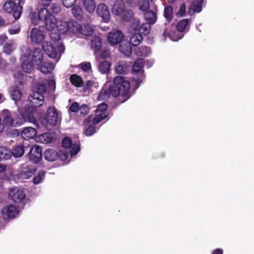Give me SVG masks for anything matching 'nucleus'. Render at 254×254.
Returning a JSON list of instances; mask_svg holds the SVG:
<instances>
[{
  "label": "nucleus",
  "instance_id": "28",
  "mask_svg": "<svg viewBox=\"0 0 254 254\" xmlns=\"http://www.w3.org/2000/svg\"><path fill=\"white\" fill-rule=\"evenodd\" d=\"M0 172H5L6 178L8 179L15 180V175L13 174L11 167H7L5 164H0Z\"/></svg>",
  "mask_w": 254,
  "mask_h": 254
},
{
  "label": "nucleus",
  "instance_id": "58",
  "mask_svg": "<svg viewBox=\"0 0 254 254\" xmlns=\"http://www.w3.org/2000/svg\"><path fill=\"white\" fill-rule=\"evenodd\" d=\"M7 39V37L5 35H0V45L3 44V42H4Z\"/></svg>",
  "mask_w": 254,
  "mask_h": 254
},
{
  "label": "nucleus",
  "instance_id": "20",
  "mask_svg": "<svg viewBox=\"0 0 254 254\" xmlns=\"http://www.w3.org/2000/svg\"><path fill=\"white\" fill-rule=\"evenodd\" d=\"M30 159L35 163H38L42 158V150L40 146L33 145L29 153Z\"/></svg>",
  "mask_w": 254,
  "mask_h": 254
},
{
  "label": "nucleus",
  "instance_id": "39",
  "mask_svg": "<svg viewBox=\"0 0 254 254\" xmlns=\"http://www.w3.org/2000/svg\"><path fill=\"white\" fill-rule=\"evenodd\" d=\"M15 48V44L14 42H7L3 47V51L6 54H11Z\"/></svg>",
  "mask_w": 254,
  "mask_h": 254
},
{
  "label": "nucleus",
  "instance_id": "10",
  "mask_svg": "<svg viewBox=\"0 0 254 254\" xmlns=\"http://www.w3.org/2000/svg\"><path fill=\"white\" fill-rule=\"evenodd\" d=\"M45 91L46 85L45 82L37 84L34 88L33 93L29 97L30 102L35 106H41L44 99L43 94Z\"/></svg>",
  "mask_w": 254,
  "mask_h": 254
},
{
  "label": "nucleus",
  "instance_id": "23",
  "mask_svg": "<svg viewBox=\"0 0 254 254\" xmlns=\"http://www.w3.org/2000/svg\"><path fill=\"white\" fill-rule=\"evenodd\" d=\"M37 133V131L34 128L27 127L22 130L21 136L25 139H30L33 138Z\"/></svg>",
  "mask_w": 254,
  "mask_h": 254
},
{
  "label": "nucleus",
  "instance_id": "63",
  "mask_svg": "<svg viewBox=\"0 0 254 254\" xmlns=\"http://www.w3.org/2000/svg\"><path fill=\"white\" fill-rule=\"evenodd\" d=\"M87 85L88 86L92 85V82L91 81H88L87 82Z\"/></svg>",
  "mask_w": 254,
  "mask_h": 254
},
{
  "label": "nucleus",
  "instance_id": "59",
  "mask_svg": "<svg viewBox=\"0 0 254 254\" xmlns=\"http://www.w3.org/2000/svg\"><path fill=\"white\" fill-rule=\"evenodd\" d=\"M23 73H21V72H19V73L14 72V77L15 78H22V77H23Z\"/></svg>",
  "mask_w": 254,
  "mask_h": 254
},
{
  "label": "nucleus",
  "instance_id": "64",
  "mask_svg": "<svg viewBox=\"0 0 254 254\" xmlns=\"http://www.w3.org/2000/svg\"><path fill=\"white\" fill-rule=\"evenodd\" d=\"M3 99L1 94L0 93V103L3 101Z\"/></svg>",
  "mask_w": 254,
  "mask_h": 254
},
{
  "label": "nucleus",
  "instance_id": "8",
  "mask_svg": "<svg viewBox=\"0 0 254 254\" xmlns=\"http://www.w3.org/2000/svg\"><path fill=\"white\" fill-rule=\"evenodd\" d=\"M144 60L142 59L137 60L132 66V72L133 74L132 77L131 84L134 85L135 88L139 87L140 84L142 82L144 78L143 66Z\"/></svg>",
  "mask_w": 254,
  "mask_h": 254
},
{
  "label": "nucleus",
  "instance_id": "52",
  "mask_svg": "<svg viewBox=\"0 0 254 254\" xmlns=\"http://www.w3.org/2000/svg\"><path fill=\"white\" fill-rule=\"evenodd\" d=\"M79 110L80 111V113L81 115H86L89 112V108L86 105H82Z\"/></svg>",
  "mask_w": 254,
  "mask_h": 254
},
{
  "label": "nucleus",
  "instance_id": "56",
  "mask_svg": "<svg viewBox=\"0 0 254 254\" xmlns=\"http://www.w3.org/2000/svg\"><path fill=\"white\" fill-rule=\"evenodd\" d=\"M186 13V6L184 4L181 5L179 11L177 13L178 16H183Z\"/></svg>",
  "mask_w": 254,
  "mask_h": 254
},
{
  "label": "nucleus",
  "instance_id": "5",
  "mask_svg": "<svg viewBox=\"0 0 254 254\" xmlns=\"http://www.w3.org/2000/svg\"><path fill=\"white\" fill-rule=\"evenodd\" d=\"M130 83L127 80L118 76L114 78L113 83L109 86V90L112 96L116 97L121 95L126 98V101L130 96Z\"/></svg>",
  "mask_w": 254,
  "mask_h": 254
},
{
  "label": "nucleus",
  "instance_id": "24",
  "mask_svg": "<svg viewBox=\"0 0 254 254\" xmlns=\"http://www.w3.org/2000/svg\"><path fill=\"white\" fill-rule=\"evenodd\" d=\"M82 3L85 10L89 13H93L97 8L95 0H82Z\"/></svg>",
  "mask_w": 254,
  "mask_h": 254
},
{
  "label": "nucleus",
  "instance_id": "21",
  "mask_svg": "<svg viewBox=\"0 0 254 254\" xmlns=\"http://www.w3.org/2000/svg\"><path fill=\"white\" fill-rule=\"evenodd\" d=\"M45 34L43 31L37 28H33L30 33V38L33 43L38 44L45 39Z\"/></svg>",
  "mask_w": 254,
  "mask_h": 254
},
{
  "label": "nucleus",
  "instance_id": "4",
  "mask_svg": "<svg viewBox=\"0 0 254 254\" xmlns=\"http://www.w3.org/2000/svg\"><path fill=\"white\" fill-rule=\"evenodd\" d=\"M150 29L148 24H141L139 19H133L131 23L130 30L134 33L130 37V44L134 46L138 45L142 40V35L148 34Z\"/></svg>",
  "mask_w": 254,
  "mask_h": 254
},
{
  "label": "nucleus",
  "instance_id": "16",
  "mask_svg": "<svg viewBox=\"0 0 254 254\" xmlns=\"http://www.w3.org/2000/svg\"><path fill=\"white\" fill-rule=\"evenodd\" d=\"M36 169L31 166L23 165L19 168L17 178L19 179H28L33 176Z\"/></svg>",
  "mask_w": 254,
  "mask_h": 254
},
{
  "label": "nucleus",
  "instance_id": "61",
  "mask_svg": "<svg viewBox=\"0 0 254 254\" xmlns=\"http://www.w3.org/2000/svg\"><path fill=\"white\" fill-rule=\"evenodd\" d=\"M4 125L1 123V118H0V133L3 129Z\"/></svg>",
  "mask_w": 254,
  "mask_h": 254
},
{
  "label": "nucleus",
  "instance_id": "33",
  "mask_svg": "<svg viewBox=\"0 0 254 254\" xmlns=\"http://www.w3.org/2000/svg\"><path fill=\"white\" fill-rule=\"evenodd\" d=\"M12 155L10 150L6 147H0V160H8Z\"/></svg>",
  "mask_w": 254,
  "mask_h": 254
},
{
  "label": "nucleus",
  "instance_id": "35",
  "mask_svg": "<svg viewBox=\"0 0 254 254\" xmlns=\"http://www.w3.org/2000/svg\"><path fill=\"white\" fill-rule=\"evenodd\" d=\"M120 51L126 56L128 57L131 53V48L130 43H126L120 45Z\"/></svg>",
  "mask_w": 254,
  "mask_h": 254
},
{
  "label": "nucleus",
  "instance_id": "47",
  "mask_svg": "<svg viewBox=\"0 0 254 254\" xmlns=\"http://www.w3.org/2000/svg\"><path fill=\"white\" fill-rule=\"evenodd\" d=\"M22 12V7L21 6H17L16 7L15 10L13 12V17L15 19H18L21 14Z\"/></svg>",
  "mask_w": 254,
  "mask_h": 254
},
{
  "label": "nucleus",
  "instance_id": "31",
  "mask_svg": "<svg viewBox=\"0 0 254 254\" xmlns=\"http://www.w3.org/2000/svg\"><path fill=\"white\" fill-rule=\"evenodd\" d=\"M72 14L77 20L81 21L83 18V12L82 8L78 5H76L72 8Z\"/></svg>",
  "mask_w": 254,
  "mask_h": 254
},
{
  "label": "nucleus",
  "instance_id": "19",
  "mask_svg": "<svg viewBox=\"0 0 254 254\" xmlns=\"http://www.w3.org/2000/svg\"><path fill=\"white\" fill-rule=\"evenodd\" d=\"M18 214V210L13 205H10L1 210V215L4 220L15 218Z\"/></svg>",
  "mask_w": 254,
  "mask_h": 254
},
{
  "label": "nucleus",
  "instance_id": "12",
  "mask_svg": "<svg viewBox=\"0 0 254 254\" xmlns=\"http://www.w3.org/2000/svg\"><path fill=\"white\" fill-rule=\"evenodd\" d=\"M112 13L117 16H120L125 21H127L132 16L131 11L126 10L124 1L122 0H117L114 3L112 9Z\"/></svg>",
  "mask_w": 254,
  "mask_h": 254
},
{
  "label": "nucleus",
  "instance_id": "18",
  "mask_svg": "<svg viewBox=\"0 0 254 254\" xmlns=\"http://www.w3.org/2000/svg\"><path fill=\"white\" fill-rule=\"evenodd\" d=\"M107 109V105L103 103L97 106L95 111L96 117L93 120L94 125L98 124L100 122L105 119L107 116L106 114V110Z\"/></svg>",
  "mask_w": 254,
  "mask_h": 254
},
{
  "label": "nucleus",
  "instance_id": "3",
  "mask_svg": "<svg viewBox=\"0 0 254 254\" xmlns=\"http://www.w3.org/2000/svg\"><path fill=\"white\" fill-rule=\"evenodd\" d=\"M63 149L60 150L59 153L54 149H48L44 152L46 160L49 161H55L58 157L61 160L65 161L67 159L69 154L73 157L79 151V144L77 142L73 143L69 137H65L62 141Z\"/></svg>",
  "mask_w": 254,
  "mask_h": 254
},
{
  "label": "nucleus",
  "instance_id": "30",
  "mask_svg": "<svg viewBox=\"0 0 254 254\" xmlns=\"http://www.w3.org/2000/svg\"><path fill=\"white\" fill-rule=\"evenodd\" d=\"M129 66V64L126 61L119 62L116 64L115 71L119 74L125 73L127 70Z\"/></svg>",
  "mask_w": 254,
  "mask_h": 254
},
{
  "label": "nucleus",
  "instance_id": "44",
  "mask_svg": "<svg viewBox=\"0 0 254 254\" xmlns=\"http://www.w3.org/2000/svg\"><path fill=\"white\" fill-rule=\"evenodd\" d=\"M150 53V49L148 47H142L139 48L138 49V51L137 52V54L140 55V56H147Z\"/></svg>",
  "mask_w": 254,
  "mask_h": 254
},
{
  "label": "nucleus",
  "instance_id": "54",
  "mask_svg": "<svg viewBox=\"0 0 254 254\" xmlns=\"http://www.w3.org/2000/svg\"><path fill=\"white\" fill-rule=\"evenodd\" d=\"M79 105L77 102H74L73 104H72L69 108L70 111L73 113L77 112L79 110Z\"/></svg>",
  "mask_w": 254,
  "mask_h": 254
},
{
  "label": "nucleus",
  "instance_id": "43",
  "mask_svg": "<svg viewBox=\"0 0 254 254\" xmlns=\"http://www.w3.org/2000/svg\"><path fill=\"white\" fill-rule=\"evenodd\" d=\"M138 6L140 10L146 11L149 7V3L147 0H138Z\"/></svg>",
  "mask_w": 254,
  "mask_h": 254
},
{
  "label": "nucleus",
  "instance_id": "51",
  "mask_svg": "<svg viewBox=\"0 0 254 254\" xmlns=\"http://www.w3.org/2000/svg\"><path fill=\"white\" fill-rule=\"evenodd\" d=\"M79 65L84 71H88L91 68V64L89 62L82 63Z\"/></svg>",
  "mask_w": 254,
  "mask_h": 254
},
{
  "label": "nucleus",
  "instance_id": "60",
  "mask_svg": "<svg viewBox=\"0 0 254 254\" xmlns=\"http://www.w3.org/2000/svg\"><path fill=\"white\" fill-rule=\"evenodd\" d=\"M212 254H223V251L221 249H217L214 251Z\"/></svg>",
  "mask_w": 254,
  "mask_h": 254
},
{
  "label": "nucleus",
  "instance_id": "42",
  "mask_svg": "<svg viewBox=\"0 0 254 254\" xmlns=\"http://www.w3.org/2000/svg\"><path fill=\"white\" fill-rule=\"evenodd\" d=\"M45 172L44 171H40L38 174L33 178V183L35 185H38L42 182L45 177Z\"/></svg>",
  "mask_w": 254,
  "mask_h": 254
},
{
  "label": "nucleus",
  "instance_id": "34",
  "mask_svg": "<svg viewBox=\"0 0 254 254\" xmlns=\"http://www.w3.org/2000/svg\"><path fill=\"white\" fill-rule=\"evenodd\" d=\"M12 155L15 158L21 157L24 153V149L22 145L15 146L13 148Z\"/></svg>",
  "mask_w": 254,
  "mask_h": 254
},
{
  "label": "nucleus",
  "instance_id": "13",
  "mask_svg": "<svg viewBox=\"0 0 254 254\" xmlns=\"http://www.w3.org/2000/svg\"><path fill=\"white\" fill-rule=\"evenodd\" d=\"M190 22V21L189 19H185L180 21L177 25L178 31L169 35L170 39L173 41H178L182 38L183 34L181 32L187 29V26Z\"/></svg>",
  "mask_w": 254,
  "mask_h": 254
},
{
  "label": "nucleus",
  "instance_id": "38",
  "mask_svg": "<svg viewBox=\"0 0 254 254\" xmlns=\"http://www.w3.org/2000/svg\"><path fill=\"white\" fill-rule=\"evenodd\" d=\"M111 95L112 94L110 92L109 88L108 89L103 88L98 95L97 99L101 101L107 100Z\"/></svg>",
  "mask_w": 254,
  "mask_h": 254
},
{
  "label": "nucleus",
  "instance_id": "9",
  "mask_svg": "<svg viewBox=\"0 0 254 254\" xmlns=\"http://www.w3.org/2000/svg\"><path fill=\"white\" fill-rule=\"evenodd\" d=\"M21 68L25 72H31L34 68V64L31 60V50L27 46H23L21 48Z\"/></svg>",
  "mask_w": 254,
  "mask_h": 254
},
{
  "label": "nucleus",
  "instance_id": "57",
  "mask_svg": "<svg viewBox=\"0 0 254 254\" xmlns=\"http://www.w3.org/2000/svg\"><path fill=\"white\" fill-rule=\"evenodd\" d=\"M110 52L109 50H105L101 54V57L102 59H107L110 57Z\"/></svg>",
  "mask_w": 254,
  "mask_h": 254
},
{
  "label": "nucleus",
  "instance_id": "15",
  "mask_svg": "<svg viewBox=\"0 0 254 254\" xmlns=\"http://www.w3.org/2000/svg\"><path fill=\"white\" fill-rule=\"evenodd\" d=\"M96 13L102 18V21L108 23L111 18V14L108 6L104 3H100L97 5Z\"/></svg>",
  "mask_w": 254,
  "mask_h": 254
},
{
  "label": "nucleus",
  "instance_id": "49",
  "mask_svg": "<svg viewBox=\"0 0 254 254\" xmlns=\"http://www.w3.org/2000/svg\"><path fill=\"white\" fill-rule=\"evenodd\" d=\"M96 131L95 127L93 126H89L85 130V134L87 136L92 135Z\"/></svg>",
  "mask_w": 254,
  "mask_h": 254
},
{
  "label": "nucleus",
  "instance_id": "53",
  "mask_svg": "<svg viewBox=\"0 0 254 254\" xmlns=\"http://www.w3.org/2000/svg\"><path fill=\"white\" fill-rule=\"evenodd\" d=\"M75 1L76 0H63V4L67 8H69L72 6Z\"/></svg>",
  "mask_w": 254,
  "mask_h": 254
},
{
  "label": "nucleus",
  "instance_id": "55",
  "mask_svg": "<svg viewBox=\"0 0 254 254\" xmlns=\"http://www.w3.org/2000/svg\"><path fill=\"white\" fill-rule=\"evenodd\" d=\"M47 82L48 83L51 89H55L56 83H55V80L54 77H50Z\"/></svg>",
  "mask_w": 254,
  "mask_h": 254
},
{
  "label": "nucleus",
  "instance_id": "11",
  "mask_svg": "<svg viewBox=\"0 0 254 254\" xmlns=\"http://www.w3.org/2000/svg\"><path fill=\"white\" fill-rule=\"evenodd\" d=\"M59 120V115L57 110L53 106L49 107L47 110V115L45 118H41L40 121L45 127L48 125L55 126Z\"/></svg>",
  "mask_w": 254,
  "mask_h": 254
},
{
  "label": "nucleus",
  "instance_id": "45",
  "mask_svg": "<svg viewBox=\"0 0 254 254\" xmlns=\"http://www.w3.org/2000/svg\"><path fill=\"white\" fill-rule=\"evenodd\" d=\"M20 27L18 24H15L8 29V32L10 35L19 33Z\"/></svg>",
  "mask_w": 254,
  "mask_h": 254
},
{
  "label": "nucleus",
  "instance_id": "2",
  "mask_svg": "<svg viewBox=\"0 0 254 254\" xmlns=\"http://www.w3.org/2000/svg\"><path fill=\"white\" fill-rule=\"evenodd\" d=\"M23 106L24 109H22L18 105V111L21 114L22 118L15 119L14 120L12 117L11 112L7 110L4 109L2 111L1 116L3 118L4 126L5 127H16L20 126L24 122L28 121L34 123L36 121L34 114L36 112V108L33 106H27V103H23Z\"/></svg>",
  "mask_w": 254,
  "mask_h": 254
},
{
  "label": "nucleus",
  "instance_id": "1",
  "mask_svg": "<svg viewBox=\"0 0 254 254\" xmlns=\"http://www.w3.org/2000/svg\"><path fill=\"white\" fill-rule=\"evenodd\" d=\"M31 21L34 25L43 22L46 28L51 32V38L55 41L58 42L61 39L60 34H64L68 31V22L61 19L57 20L47 8H41L38 13H31Z\"/></svg>",
  "mask_w": 254,
  "mask_h": 254
},
{
  "label": "nucleus",
  "instance_id": "17",
  "mask_svg": "<svg viewBox=\"0 0 254 254\" xmlns=\"http://www.w3.org/2000/svg\"><path fill=\"white\" fill-rule=\"evenodd\" d=\"M124 38V33L120 30L113 29L108 33L107 40L112 45L120 43Z\"/></svg>",
  "mask_w": 254,
  "mask_h": 254
},
{
  "label": "nucleus",
  "instance_id": "40",
  "mask_svg": "<svg viewBox=\"0 0 254 254\" xmlns=\"http://www.w3.org/2000/svg\"><path fill=\"white\" fill-rule=\"evenodd\" d=\"M93 31V29L92 26L89 24H86L83 27H81L79 33L85 36H90L92 35Z\"/></svg>",
  "mask_w": 254,
  "mask_h": 254
},
{
  "label": "nucleus",
  "instance_id": "62",
  "mask_svg": "<svg viewBox=\"0 0 254 254\" xmlns=\"http://www.w3.org/2000/svg\"><path fill=\"white\" fill-rule=\"evenodd\" d=\"M4 23V21L2 18L0 16V26H2Z\"/></svg>",
  "mask_w": 254,
  "mask_h": 254
},
{
  "label": "nucleus",
  "instance_id": "32",
  "mask_svg": "<svg viewBox=\"0 0 254 254\" xmlns=\"http://www.w3.org/2000/svg\"><path fill=\"white\" fill-rule=\"evenodd\" d=\"M68 31L71 33L80 32L81 26L74 20L71 19L68 22Z\"/></svg>",
  "mask_w": 254,
  "mask_h": 254
},
{
  "label": "nucleus",
  "instance_id": "36",
  "mask_svg": "<svg viewBox=\"0 0 254 254\" xmlns=\"http://www.w3.org/2000/svg\"><path fill=\"white\" fill-rule=\"evenodd\" d=\"M111 67V64L108 61H104L98 65V69L102 73H107Z\"/></svg>",
  "mask_w": 254,
  "mask_h": 254
},
{
  "label": "nucleus",
  "instance_id": "7",
  "mask_svg": "<svg viewBox=\"0 0 254 254\" xmlns=\"http://www.w3.org/2000/svg\"><path fill=\"white\" fill-rule=\"evenodd\" d=\"M43 49L50 58L56 59L57 62L60 59L65 48L62 43L58 42L54 44L50 42L45 41L43 44Z\"/></svg>",
  "mask_w": 254,
  "mask_h": 254
},
{
  "label": "nucleus",
  "instance_id": "22",
  "mask_svg": "<svg viewBox=\"0 0 254 254\" xmlns=\"http://www.w3.org/2000/svg\"><path fill=\"white\" fill-rule=\"evenodd\" d=\"M55 138V135L54 133L45 132L38 135L36 137V141L37 142L48 144L52 142Z\"/></svg>",
  "mask_w": 254,
  "mask_h": 254
},
{
  "label": "nucleus",
  "instance_id": "14",
  "mask_svg": "<svg viewBox=\"0 0 254 254\" xmlns=\"http://www.w3.org/2000/svg\"><path fill=\"white\" fill-rule=\"evenodd\" d=\"M9 196L15 203H20L24 200L25 193L22 189L14 187L9 189Z\"/></svg>",
  "mask_w": 254,
  "mask_h": 254
},
{
  "label": "nucleus",
  "instance_id": "27",
  "mask_svg": "<svg viewBox=\"0 0 254 254\" xmlns=\"http://www.w3.org/2000/svg\"><path fill=\"white\" fill-rule=\"evenodd\" d=\"M144 18L147 23H142V24H148L150 26L151 24H153L156 21L157 16L156 13L152 10L147 11L144 14Z\"/></svg>",
  "mask_w": 254,
  "mask_h": 254
},
{
  "label": "nucleus",
  "instance_id": "37",
  "mask_svg": "<svg viewBox=\"0 0 254 254\" xmlns=\"http://www.w3.org/2000/svg\"><path fill=\"white\" fill-rule=\"evenodd\" d=\"M71 83L76 87H81L83 85V81L81 78L76 75L73 74L70 77Z\"/></svg>",
  "mask_w": 254,
  "mask_h": 254
},
{
  "label": "nucleus",
  "instance_id": "48",
  "mask_svg": "<svg viewBox=\"0 0 254 254\" xmlns=\"http://www.w3.org/2000/svg\"><path fill=\"white\" fill-rule=\"evenodd\" d=\"M51 9L52 12L56 14L59 13L61 10L60 4L57 3H53L51 6Z\"/></svg>",
  "mask_w": 254,
  "mask_h": 254
},
{
  "label": "nucleus",
  "instance_id": "6",
  "mask_svg": "<svg viewBox=\"0 0 254 254\" xmlns=\"http://www.w3.org/2000/svg\"><path fill=\"white\" fill-rule=\"evenodd\" d=\"M31 60L34 65L43 73H50L55 68L53 64L44 59L43 53L40 49L34 50L32 56L31 55Z\"/></svg>",
  "mask_w": 254,
  "mask_h": 254
},
{
  "label": "nucleus",
  "instance_id": "26",
  "mask_svg": "<svg viewBox=\"0 0 254 254\" xmlns=\"http://www.w3.org/2000/svg\"><path fill=\"white\" fill-rule=\"evenodd\" d=\"M102 46V40L98 36L92 37L90 42V47L95 53L100 51Z\"/></svg>",
  "mask_w": 254,
  "mask_h": 254
},
{
  "label": "nucleus",
  "instance_id": "29",
  "mask_svg": "<svg viewBox=\"0 0 254 254\" xmlns=\"http://www.w3.org/2000/svg\"><path fill=\"white\" fill-rule=\"evenodd\" d=\"M10 94L12 100L15 101V103L21 99L22 93L21 90L18 86H13L10 88Z\"/></svg>",
  "mask_w": 254,
  "mask_h": 254
},
{
  "label": "nucleus",
  "instance_id": "50",
  "mask_svg": "<svg viewBox=\"0 0 254 254\" xmlns=\"http://www.w3.org/2000/svg\"><path fill=\"white\" fill-rule=\"evenodd\" d=\"M39 4L42 5L45 8L48 7L53 0H36Z\"/></svg>",
  "mask_w": 254,
  "mask_h": 254
},
{
  "label": "nucleus",
  "instance_id": "25",
  "mask_svg": "<svg viewBox=\"0 0 254 254\" xmlns=\"http://www.w3.org/2000/svg\"><path fill=\"white\" fill-rule=\"evenodd\" d=\"M203 4V0H194L192 2L189 11V14L191 15L195 12H200L201 11Z\"/></svg>",
  "mask_w": 254,
  "mask_h": 254
},
{
  "label": "nucleus",
  "instance_id": "46",
  "mask_svg": "<svg viewBox=\"0 0 254 254\" xmlns=\"http://www.w3.org/2000/svg\"><path fill=\"white\" fill-rule=\"evenodd\" d=\"M172 15V8L171 6H167L164 9V16L168 20H170Z\"/></svg>",
  "mask_w": 254,
  "mask_h": 254
},
{
  "label": "nucleus",
  "instance_id": "41",
  "mask_svg": "<svg viewBox=\"0 0 254 254\" xmlns=\"http://www.w3.org/2000/svg\"><path fill=\"white\" fill-rule=\"evenodd\" d=\"M15 7V3L10 0L6 1L3 5V10L7 13L12 12Z\"/></svg>",
  "mask_w": 254,
  "mask_h": 254
}]
</instances>
